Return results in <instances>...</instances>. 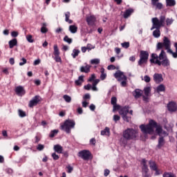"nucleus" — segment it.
Returning a JSON list of instances; mask_svg holds the SVG:
<instances>
[{
  "instance_id": "11",
  "label": "nucleus",
  "mask_w": 177,
  "mask_h": 177,
  "mask_svg": "<svg viewBox=\"0 0 177 177\" xmlns=\"http://www.w3.org/2000/svg\"><path fill=\"white\" fill-rule=\"evenodd\" d=\"M42 100V97L39 95H35L32 98V100L29 102L28 106L30 107V109H32V107L37 106L39 102Z\"/></svg>"
},
{
  "instance_id": "35",
  "label": "nucleus",
  "mask_w": 177,
  "mask_h": 177,
  "mask_svg": "<svg viewBox=\"0 0 177 177\" xmlns=\"http://www.w3.org/2000/svg\"><path fill=\"white\" fill-rule=\"evenodd\" d=\"M167 6H175L176 1L175 0H166Z\"/></svg>"
},
{
  "instance_id": "54",
  "label": "nucleus",
  "mask_w": 177,
  "mask_h": 177,
  "mask_svg": "<svg viewBox=\"0 0 177 177\" xmlns=\"http://www.w3.org/2000/svg\"><path fill=\"white\" fill-rule=\"evenodd\" d=\"M52 158H53V160H59V157L58 156L57 154H56V153H53L51 155Z\"/></svg>"
},
{
  "instance_id": "5",
  "label": "nucleus",
  "mask_w": 177,
  "mask_h": 177,
  "mask_svg": "<svg viewBox=\"0 0 177 177\" xmlns=\"http://www.w3.org/2000/svg\"><path fill=\"white\" fill-rule=\"evenodd\" d=\"M113 75L118 82H120L121 86H127V80H128V77L124 75V72L118 71L114 73Z\"/></svg>"
},
{
  "instance_id": "64",
  "label": "nucleus",
  "mask_w": 177,
  "mask_h": 177,
  "mask_svg": "<svg viewBox=\"0 0 177 177\" xmlns=\"http://www.w3.org/2000/svg\"><path fill=\"white\" fill-rule=\"evenodd\" d=\"M77 111L78 114H82V113H84V111L82 110V107H78Z\"/></svg>"
},
{
  "instance_id": "63",
  "label": "nucleus",
  "mask_w": 177,
  "mask_h": 177,
  "mask_svg": "<svg viewBox=\"0 0 177 177\" xmlns=\"http://www.w3.org/2000/svg\"><path fill=\"white\" fill-rule=\"evenodd\" d=\"M107 69L108 70H115V66H114V65H109V66H108Z\"/></svg>"
},
{
  "instance_id": "53",
  "label": "nucleus",
  "mask_w": 177,
  "mask_h": 177,
  "mask_svg": "<svg viewBox=\"0 0 177 177\" xmlns=\"http://www.w3.org/2000/svg\"><path fill=\"white\" fill-rule=\"evenodd\" d=\"M66 168L68 169L67 170L68 174H71V172H73L74 169V168H73V167H71V165L67 166Z\"/></svg>"
},
{
  "instance_id": "23",
  "label": "nucleus",
  "mask_w": 177,
  "mask_h": 177,
  "mask_svg": "<svg viewBox=\"0 0 177 177\" xmlns=\"http://www.w3.org/2000/svg\"><path fill=\"white\" fill-rule=\"evenodd\" d=\"M101 135L102 136H110V128L105 127V129L101 131Z\"/></svg>"
},
{
  "instance_id": "47",
  "label": "nucleus",
  "mask_w": 177,
  "mask_h": 177,
  "mask_svg": "<svg viewBox=\"0 0 177 177\" xmlns=\"http://www.w3.org/2000/svg\"><path fill=\"white\" fill-rule=\"evenodd\" d=\"M44 149H45V145L42 144H39L37 147V150H38L39 151H42Z\"/></svg>"
},
{
  "instance_id": "28",
  "label": "nucleus",
  "mask_w": 177,
  "mask_h": 177,
  "mask_svg": "<svg viewBox=\"0 0 177 177\" xmlns=\"http://www.w3.org/2000/svg\"><path fill=\"white\" fill-rule=\"evenodd\" d=\"M80 53H81V51L79 49L74 48L71 53V56L73 59H75V57H77Z\"/></svg>"
},
{
  "instance_id": "37",
  "label": "nucleus",
  "mask_w": 177,
  "mask_h": 177,
  "mask_svg": "<svg viewBox=\"0 0 177 177\" xmlns=\"http://www.w3.org/2000/svg\"><path fill=\"white\" fill-rule=\"evenodd\" d=\"M53 55L54 56L60 55V51H59V47L57 46V44L54 45Z\"/></svg>"
},
{
  "instance_id": "51",
  "label": "nucleus",
  "mask_w": 177,
  "mask_h": 177,
  "mask_svg": "<svg viewBox=\"0 0 177 177\" xmlns=\"http://www.w3.org/2000/svg\"><path fill=\"white\" fill-rule=\"evenodd\" d=\"M21 62H19V66H24L27 63V59L26 58L23 57L21 59Z\"/></svg>"
},
{
  "instance_id": "6",
  "label": "nucleus",
  "mask_w": 177,
  "mask_h": 177,
  "mask_svg": "<svg viewBox=\"0 0 177 177\" xmlns=\"http://www.w3.org/2000/svg\"><path fill=\"white\" fill-rule=\"evenodd\" d=\"M128 113H129V106H124L119 110V114L122 115L123 121H126V122L131 121V117L128 116Z\"/></svg>"
},
{
  "instance_id": "62",
  "label": "nucleus",
  "mask_w": 177,
  "mask_h": 177,
  "mask_svg": "<svg viewBox=\"0 0 177 177\" xmlns=\"http://www.w3.org/2000/svg\"><path fill=\"white\" fill-rule=\"evenodd\" d=\"M90 145L95 146V145H96V140L95 138H91L90 140Z\"/></svg>"
},
{
  "instance_id": "21",
  "label": "nucleus",
  "mask_w": 177,
  "mask_h": 177,
  "mask_svg": "<svg viewBox=\"0 0 177 177\" xmlns=\"http://www.w3.org/2000/svg\"><path fill=\"white\" fill-rule=\"evenodd\" d=\"M132 13H133V9L129 8L126 10L123 15L124 19H128V17H129V16H131Z\"/></svg>"
},
{
  "instance_id": "48",
  "label": "nucleus",
  "mask_w": 177,
  "mask_h": 177,
  "mask_svg": "<svg viewBox=\"0 0 177 177\" xmlns=\"http://www.w3.org/2000/svg\"><path fill=\"white\" fill-rule=\"evenodd\" d=\"M113 111H117V110H121V106L117 104H115L113 105Z\"/></svg>"
},
{
  "instance_id": "38",
  "label": "nucleus",
  "mask_w": 177,
  "mask_h": 177,
  "mask_svg": "<svg viewBox=\"0 0 177 177\" xmlns=\"http://www.w3.org/2000/svg\"><path fill=\"white\" fill-rule=\"evenodd\" d=\"M57 133H59V130H57V129L52 130L50 132L49 136H50V138H55V136H56V135H57Z\"/></svg>"
},
{
  "instance_id": "12",
  "label": "nucleus",
  "mask_w": 177,
  "mask_h": 177,
  "mask_svg": "<svg viewBox=\"0 0 177 177\" xmlns=\"http://www.w3.org/2000/svg\"><path fill=\"white\" fill-rule=\"evenodd\" d=\"M167 110L170 111V113H175L177 111V104L176 102L171 101L167 104Z\"/></svg>"
},
{
  "instance_id": "20",
  "label": "nucleus",
  "mask_w": 177,
  "mask_h": 177,
  "mask_svg": "<svg viewBox=\"0 0 177 177\" xmlns=\"http://www.w3.org/2000/svg\"><path fill=\"white\" fill-rule=\"evenodd\" d=\"M101 75L100 76V78L101 81H104L106 78H107V73H106V70L104 68H101L100 69Z\"/></svg>"
},
{
  "instance_id": "50",
  "label": "nucleus",
  "mask_w": 177,
  "mask_h": 177,
  "mask_svg": "<svg viewBox=\"0 0 177 177\" xmlns=\"http://www.w3.org/2000/svg\"><path fill=\"white\" fill-rule=\"evenodd\" d=\"M121 46H122V48H124L125 49H128V47L129 46V42H124L121 44Z\"/></svg>"
},
{
  "instance_id": "1",
  "label": "nucleus",
  "mask_w": 177,
  "mask_h": 177,
  "mask_svg": "<svg viewBox=\"0 0 177 177\" xmlns=\"http://www.w3.org/2000/svg\"><path fill=\"white\" fill-rule=\"evenodd\" d=\"M140 128L142 133H149V135H153L154 133V128L156 129V133L158 135L162 138V136H168V133L162 130L161 126L158 125L157 122L154 120H150L149 124L147 125L141 124Z\"/></svg>"
},
{
  "instance_id": "52",
  "label": "nucleus",
  "mask_w": 177,
  "mask_h": 177,
  "mask_svg": "<svg viewBox=\"0 0 177 177\" xmlns=\"http://www.w3.org/2000/svg\"><path fill=\"white\" fill-rule=\"evenodd\" d=\"M48 31V28L46 26H42L41 28V32H42V34H46V32Z\"/></svg>"
},
{
  "instance_id": "41",
  "label": "nucleus",
  "mask_w": 177,
  "mask_h": 177,
  "mask_svg": "<svg viewBox=\"0 0 177 177\" xmlns=\"http://www.w3.org/2000/svg\"><path fill=\"white\" fill-rule=\"evenodd\" d=\"M63 99L66 102V103H71V97H70V95H64L63 96Z\"/></svg>"
},
{
  "instance_id": "10",
  "label": "nucleus",
  "mask_w": 177,
  "mask_h": 177,
  "mask_svg": "<svg viewBox=\"0 0 177 177\" xmlns=\"http://www.w3.org/2000/svg\"><path fill=\"white\" fill-rule=\"evenodd\" d=\"M78 157H80V158H82V160H84V161H88L89 158H91V151L88 150H82L80 151L78 154Z\"/></svg>"
},
{
  "instance_id": "32",
  "label": "nucleus",
  "mask_w": 177,
  "mask_h": 177,
  "mask_svg": "<svg viewBox=\"0 0 177 177\" xmlns=\"http://www.w3.org/2000/svg\"><path fill=\"white\" fill-rule=\"evenodd\" d=\"M149 164L151 171H157V165L155 162L150 160Z\"/></svg>"
},
{
  "instance_id": "57",
  "label": "nucleus",
  "mask_w": 177,
  "mask_h": 177,
  "mask_svg": "<svg viewBox=\"0 0 177 177\" xmlns=\"http://www.w3.org/2000/svg\"><path fill=\"white\" fill-rule=\"evenodd\" d=\"M120 115H113V121H115V122H117V121H120Z\"/></svg>"
},
{
  "instance_id": "25",
  "label": "nucleus",
  "mask_w": 177,
  "mask_h": 177,
  "mask_svg": "<svg viewBox=\"0 0 177 177\" xmlns=\"http://www.w3.org/2000/svg\"><path fill=\"white\" fill-rule=\"evenodd\" d=\"M70 12H66L65 13V21H66V23H68V24H73V20L70 19Z\"/></svg>"
},
{
  "instance_id": "33",
  "label": "nucleus",
  "mask_w": 177,
  "mask_h": 177,
  "mask_svg": "<svg viewBox=\"0 0 177 177\" xmlns=\"http://www.w3.org/2000/svg\"><path fill=\"white\" fill-rule=\"evenodd\" d=\"M82 82H84V75H80L78 80L75 81V84L78 86L82 85Z\"/></svg>"
},
{
  "instance_id": "9",
  "label": "nucleus",
  "mask_w": 177,
  "mask_h": 177,
  "mask_svg": "<svg viewBox=\"0 0 177 177\" xmlns=\"http://www.w3.org/2000/svg\"><path fill=\"white\" fill-rule=\"evenodd\" d=\"M149 60V52L141 50L140 53V59L138 61V66L146 64Z\"/></svg>"
},
{
  "instance_id": "46",
  "label": "nucleus",
  "mask_w": 177,
  "mask_h": 177,
  "mask_svg": "<svg viewBox=\"0 0 177 177\" xmlns=\"http://www.w3.org/2000/svg\"><path fill=\"white\" fill-rule=\"evenodd\" d=\"M163 177H175V175L171 172H165L163 174Z\"/></svg>"
},
{
  "instance_id": "58",
  "label": "nucleus",
  "mask_w": 177,
  "mask_h": 177,
  "mask_svg": "<svg viewBox=\"0 0 177 177\" xmlns=\"http://www.w3.org/2000/svg\"><path fill=\"white\" fill-rule=\"evenodd\" d=\"M95 78H96L95 74H92L91 77L88 80V82H92V81H95Z\"/></svg>"
},
{
  "instance_id": "17",
  "label": "nucleus",
  "mask_w": 177,
  "mask_h": 177,
  "mask_svg": "<svg viewBox=\"0 0 177 177\" xmlns=\"http://www.w3.org/2000/svg\"><path fill=\"white\" fill-rule=\"evenodd\" d=\"M151 2L152 6H155L156 9L161 10V9L162 8V4L160 3V0H151Z\"/></svg>"
},
{
  "instance_id": "31",
  "label": "nucleus",
  "mask_w": 177,
  "mask_h": 177,
  "mask_svg": "<svg viewBox=\"0 0 177 177\" xmlns=\"http://www.w3.org/2000/svg\"><path fill=\"white\" fill-rule=\"evenodd\" d=\"M142 91L140 89H136L133 93V96L136 97V99H138V97H140L142 96Z\"/></svg>"
},
{
  "instance_id": "44",
  "label": "nucleus",
  "mask_w": 177,
  "mask_h": 177,
  "mask_svg": "<svg viewBox=\"0 0 177 177\" xmlns=\"http://www.w3.org/2000/svg\"><path fill=\"white\" fill-rule=\"evenodd\" d=\"M18 114L21 118L26 117V113L21 109L18 110Z\"/></svg>"
},
{
  "instance_id": "26",
  "label": "nucleus",
  "mask_w": 177,
  "mask_h": 177,
  "mask_svg": "<svg viewBox=\"0 0 177 177\" xmlns=\"http://www.w3.org/2000/svg\"><path fill=\"white\" fill-rule=\"evenodd\" d=\"M164 145H165L164 137H160L158 140V143L157 145L158 149H160L162 146H164Z\"/></svg>"
},
{
  "instance_id": "61",
  "label": "nucleus",
  "mask_w": 177,
  "mask_h": 177,
  "mask_svg": "<svg viewBox=\"0 0 177 177\" xmlns=\"http://www.w3.org/2000/svg\"><path fill=\"white\" fill-rule=\"evenodd\" d=\"M109 175H110V170L106 169L104 171V176H109Z\"/></svg>"
},
{
  "instance_id": "43",
  "label": "nucleus",
  "mask_w": 177,
  "mask_h": 177,
  "mask_svg": "<svg viewBox=\"0 0 177 177\" xmlns=\"http://www.w3.org/2000/svg\"><path fill=\"white\" fill-rule=\"evenodd\" d=\"M64 41L65 42H67V44H72V42H73V39H71V38H69L68 36H67V35H66V36L64 37Z\"/></svg>"
},
{
  "instance_id": "18",
  "label": "nucleus",
  "mask_w": 177,
  "mask_h": 177,
  "mask_svg": "<svg viewBox=\"0 0 177 177\" xmlns=\"http://www.w3.org/2000/svg\"><path fill=\"white\" fill-rule=\"evenodd\" d=\"M142 172L145 174V177H147V172H149V167H147V165H146V162H147V160H146L145 159H142Z\"/></svg>"
},
{
  "instance_id": "34",
  "label": "nucleus",
  "mask_w": 177,
  "mask_h": 177,
  "mask_svg": "<svg viewBox=\"0 0 177 177\" xmlns=\"http://www.w3.org/2000/svg\"><path fill=\"white\" fill-rule=\"evenodd\" d=\"M128 140H129V139L125 138L124 137L120 138V145H122V146L124 147H127V145H128Z\"/></svg>"
},
{
  "instance_id": "59",
  "label": "nucleus",
  "mask_w": 177,
  "mask_h": 177,
  "mask_svg": "<svg viewBox=\"0 0 177 177\" xmlns=\"http://www.w3.org/2000/svg\"><path fill=\"white\" fill-rule=\"evenodd\" d=\"M92 85H91L90 84L84 86V89H86V91H90Z\"/></svg>"
},
{
  "instance_id": "36",
  "label": "nucleus",
  "mask_w": 177,
  "mask_h": 177,
  "mask_svg": "<svg viewBox=\"0 0 177 177\" xmlns=\"http://www.w3.org/2000/svg\"><path fill=\"white\" fill-rule=\"evenodd\" d=\"M165 23H166V25L167 26V27H169V26H171L172 24V23H174V19L172 18H165Z\"/></svg>"
},
{
  "instance_id": "15",
  "label": "nucleus",
  "mask_w": 177,
  "mask_h": 177,
  "mask_svg": "<svg viewBox=\"0 0 177 177\" xmlns=\"http://www.w3.org/2000/svg\"><path fill=\"white\" fill-rule=\"evenodd\" d=\"M86 21L88 26H95L96 22V17L91 15L86 17Z\"/></svg>"
},
{
  "instance_id": "27",
  "label": "nucleus",
  "mask_w": 177,
  "mask_h": 177,
  "mask_svg": "<svg viewBox=\"0 0 177 177\" xmlns=\"http://www.w3.org/2000/svg\"><path fill=\"white\" fill-rule=\"evenodd\" d=\"M8 44H9L10 48L12 49V48H15V46H16V45H17V39H12V40H10L9 41Z\"/></svg>"
},
{
  "instance_id": "19",
  "label": "nucleus",
  "mask_w": 177,
  "mask_h": 177,
  "mask_svg": "<svg viewBox=\"0 0 177 177\" xmlns=\"http://www.w3.org/2000/svg\"><path fill=\"white\" fill-rule=\"evenodd\" d=\"M54 151L55 153H57L58 154H63V147L60 145H55L53 147Z\"/></svg>"
},
{
  "instance_id": "4",
  "label": "nucleus",
  "mask_w": 177,
  "mask_h": 177,
  "mask_svg": "<svg viewBox=\"0 0 177 177\" xmlns=\"http://www.w3.org/2000/svg\"><path fill=\"white\" fill-rule=\"evenodd\" d=\"M152 27L151 30L153 31L155 28H160L165 26V15H160L159 19L157 17L152 18Z\"/></svg>"
},
{
  "instance_id": "13",
  "label": "nucleus",
  "mask_w": 177,
  "mask_h": 177,
  "mask_svg": "<svg viewBox=\"0 0 177 177\" xmlns=\"http://www.w3.org/2000/svg\"><path fill=\"white\" fill-rule=\"evenodd\" d=\"M15 93H17L18 96H24V95H26L24 87L21 86H17L15 88Z\"/></svg>"
},
{
  "instance_id": "56",
  "label": "nucleus",
  "mask_w": 177,
  "mask_h": 177,
  "mask_svg": "<svg viewBox=\"0 0 177 177\" xmlns=\"http://www.w3.org/2000/svg\"><path fill=\"white\" fill-rule=\"evenodd\" d=\"M11 36L13 37V38H16V37H19V32H16V31H12L11 32Z\"/></svg>"
},
{
  "instance_id": "60",
  "label": "nucleus",
  "mask_w": 177,
  "mask_h": 177,
  "mask_svg": "<svg viewBox=\"0 0 177 177\" xmlns=\"http://www.w3.org/2000/svg\"><path fill=\"white\" fill-rule=\"evenodd\" d=\"M40 63H41V59H37L35 60L33 65L38 66Z\"/></svg>"
},
{
  "instance_id": "40",
  "label": "nucleus",
  "mask_w": 177,
  "mask_h": 177,
  "mask_svg": "<svg viewBox=\"0 0 177 177\" xmlns=\"http://www.w3.org/2000/svg\"><path fill=\"white\" fill-rule=\"evenodd\" d=\"M91 64H100V59L95 58L93 59L90 61Z\"/></svg>"
},
{
  "instance_id": "42",
  "label": "nucleus",
  "mask_w": 177,
  "mask_h": 177,
  "mask_svg": "<svg viewBox=\"0 0 177 177\" xmlns=\"http://www.w3.org/2000/svg\"><path fill=\"white\" fill-rule=\"evenodd\" d=\"M55 57L53 56V58L57 63H62V57H60V55H54Z\"/></svg>"
},
{
  "instance_id": "3",
  "label": "nucleus",
  "mask_w": 177,
  "mask_h": 177,
  "mask_svg": "<svg viewBox=\"0 0 177 177\" xmlns=\"http://www.w3.org/2000/svg\"><path fill=\"white\" fill-rule=\"evenodd\" d=\"M60 128L62 131H64L67 133H71V129L75 128V121L68 119L64 123H61Z\"/></svg>"
},
{
  "instance_id": "39",
  "label": "nucleus",
  "mask_w": 177,
  "mask_h": 177,
  "mask_svg": "<svg viewBox=\"0 0 177 177\" xmlns=\"http://www.w3.org/2000/svg\"><path fill=\"white\" fill-rule=\"evenodd\" d=\"M150 92H151V88L150 87H145L144 88V93L145 96H149L150 95Z\"/></svg>"
},
{
  "instance_id": "29",
  "label": "nucleus",
  "mask_w": 177,
  "mask_h": 177,
  "mask_svg": "<svg viewBox=\"0 0 177 177\" xmlns=\"http://www.w3.org/2000/svg\"><path fill=\"white\" fill-rule=\"evenodd\" d=\"M153 35L154 38H160L161 37V32L160 31V28H156L153 32Z\"/></svg>"
},
{
  "instance_id": "30",
  "label": "nucleus",
  "mask_w": 177,
  "mask_h": 177,
  "mask_svg": "<svg viewBox=\"0 0 177 177\" xmlns=\"http://www.w3.org/2000/svg\"><path fill=\"white\" fill-rule=\"evenodd\" d=\"M165 91V86L164 84H160L156 87L157 93H160V92H164Z\"/></svg>"
},
{
  "instance_id": "49",
  "label": "nucleus",
  "mask_w": 177,
  "mask_h": 177,
  "mask_svg": "<svg viewBox=\"0 0 177 177\" xmlns=\"http://www.w3.org/2000/svg\"><path fill=\"white\" fill-rule=\"evenodd\" d=\"M111 104L113 105L117 104V97H112L111 99Z\"/></svg>"
},
{
  "instance_id": "55",
  "label": "nucleus",
  "mask_w": 177,
  "mask_h": 177,
  "mask_svg": "<svg viewBox=\"0 0 177 177\" xmlns=\"http://www.w3.org/2000/svg\"><path fill=\"white\" fill-rule=\"evenodd\" d=\"M144 81L145 82H150V81H151V79L149 77V75H145L144 77Z\"/></svg>"
},
{
  "instance_id": "7",
  "label": "nucleus",
  "mask_w": 177,
  "mask_h": 177,
  "mask_svg": "<svg viewBox=\"0 0 177 177\" xmlns=\"http://www.w3.org/2000/svg\"><path fill=\"white\" fill-rule=\"evenodd\" d=\"M163 47L165 48L166 50H169V49H171V41L167 37H164L162 43L161 42L158 43L157 50L160 49H162Z\"/></svg>"
},
{
  "instance_id": "8",
  "label": "nucleus",
  "mask_w": 177,
  "mask_h": 177,
  "mask_svg": "<svg viewBox=\"0 0 177 177\" xmlns=\"http://www.w3.org/2000/svg\"><path fill=\"white\" fill-rule=\"evenodd\" d=\"M123 138L129 139H135L136 138V131L133 129H127L123 131Z\"/></svg>"
},
{
  "instance_id": "14",
  "label": "nucleus",
  "mask_w": 177,
  "mask_h": 177,
  "mask_svg": "<svg viewBox=\"0 0 177 177\" xmlns=\"http://www.w3.org/2000/svg\"><path fill=\"white\" fill-rule=\"evenodd\" d=\"M153 81L156 82V84H160V82H162L164 79L162 78V74L161 73H155L153 75Z\"/></svg>"
},
{
  "instance_id": "24",
  "label": "nucleus",
  "mask_w": 177,
  "mask_h": 177,
  "mask_svg": "<svg viewBox=\"0 0 177 177\" xmlns=\"http://www.w3.org/2000/svg\"><path fill=\"white\" fill-rule=\"evenodd\" d=\"M69 31L72 34H75V32L78 31V27H77L75 25H71L69 26Z\"/></svg>"
},
{
  "instance_id": "2",
  "label": "nucleus",
  "mask_w": 177,
  "mask_h": 177,
  "mask_svg": "<svg viewBox=\"0 0 177 177\" xmlns=\"http://www.w3.org/2000/svg\"><path fill=\"white\" fill-rule=\"evenodd\" d=\"M150 62L153 64H158V66H162L163 67H169L171 66V62L164 50H161L159 56L156 53L151 54Z\"/></svg>"
},
{
  "instance_id": "45",
  "label": "nucleus",
  "mask_w": 177,
  "mask_h": 177,
  "mask_svg": "<svg viewBox=\"0 0 177 177\" xmlns=\"http://www.w3.org/2000/svg\"><path fill=\"white\" fill-rule=\"evenodd\" d=\"M26 39L28 42H30V44H32V42H34V39H32V35H28L26 36Z\"/></svg>"
},
{
  "instance_id": "22",
  "label": "nucleus",
  "mask_w": 177,
  "mask_h": 177,
  "mask_svg": "<svg viewBox=\"0 0 177 177\" xmlns=\"http://www.w3.org/2000/svg\"><path fill=\"white\" fill-rule=\"evenodd\" d=\"M174 48H176V53L173 52L172 50H171V48H170L169 50H167V53L172 55V56H173V57H174V59H177V42L174 44Z\"/></svg>"
},
{
  "instance_id": "16",
  "label": "nucleus",
  "mask_w": 177,
  "mask_h": 177,
  "mask_svg": "<svg viewBox=\"0 0 177 177\" xmlns=\"http://www.w3.org/2000/svg\"><path fill=\"white\" fill-rule=\"evenodd\" d=\"M92 66L91 65H88V64H85V66H82L80 67V73H85L88 74V73H91V68Z\"/></svg>"
}]
</instances>
